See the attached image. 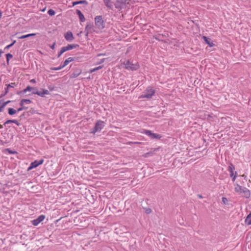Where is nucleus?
<instances>
[{"label":"nucleus","instance_id":"bf43d9fd","mask_svg":"<svg viewBox=\"0 0 251 251\" xmlns=\"http://www.w3.org/2000/svg\"><path fill=\"white\" fill-rule=\"evenodd\" d=\"M45 10V8H44V9H43V11H44Z\"/></svg>","mask_w":251,"mask_h":251},{"label":"nucleus","instance_id":"dca6fc26","mask_svg":"<svg viewBox=\"0 0 251 251\" xmlns=\"http://www.w3.org/2000/svg\"><path fill=\"white\" fill-rule=\"evenodd\" d=\"M76 14L78 15L79 20L81 22H85V18L80 10L77 9L76 10Z\"/></svg>","mask_w":251,"mask_h":251},{"label":"nucleus","instance_id":"393cba45","mask_svg":"<svg viewBox=\"0 0 251 251\" xmlns=\"http://www.w3.org/2000/svg\"><path fill=\"white\" fill-rule=\"evenodd\" d=\"M36 33H30V34L22 35V36L19 37V39H25V38H28L30 37L35 36H36Z\"/></svg>","mask_w":251,"mask_h":251},{"label":"nucleus","instance_id":"cd10ccee","mask_svg":"<svg viewBox=\"0 0 251 251\" xmlns=\"http://www.w3.org/2000/svg\"><path fill=\"white\" fill-rule=\"evenodd\" d=\"M32 94H35V95H37L41 97H45V96H44V94H43V92L42 91H33L32 92Z\"/></svg>","mask_w":251,"mask_h":251},{"label":"nucleus","instance_id":"c85d7f7f","mask_svg":"<svg viewBox=\"0 0 251 251\" xmlns=\"http://www.w3.org/2000/svg\"><path fill=\"white\" fill-rule=\"evenodd\" d=\"M13 57V55L10 53H8L6 54V62L7 64H9V61L10 59Z\"/></svg>","mask_w":251,"mask_h":251},{"label":"nucleus","instance_id":"412c9836","mask_svg":"<svg viewBox=\"0 0 251 251\" xmlns=\"http://www.w3.org/2000/svg\"><path fill=\"white\" fill-rule=\"evenodd\" d=\"M19 111H17V110H15L13 108H8V114L10 116H12L16 114Z\"/></svg>","mask_w":251,"mask_h":251},{"label":"nucleus","instance_id":"a211bd4d","mask_svg":"<svg viewBox=\"0 0 251 251\" xmlns=\"http://www.w3.org/2000/svg\"><path fill=\"white\" fill-rule=\"evenodd\" d=\"M202 39L204 40L205 43L208 45L209 47H212L214 46V44L213 42H210L211 39L206 36H203Z\"/></svg>","mask_w":251,"mask_h":251},{"label":"nucleus","instance_id":"f257e3e1","mask_svg":"<svg viewBox=\"0 0 251 251\" xmlns=\"http://www.w3.org/2000/svg\"><path fill=\"white\" fill-rule=\"evenodd\" d=\"M132 0H116L114 3L115 8L119 13H122L123 10L126 8Z\"/></svg>","mask_w":251,"mask_h":251},{"label":"nucleus","instance_id":"603ef678","mask_svg":"<svg viewBox=\"0 0 251 251\" xmlns=\"http://www.w3.org/2000/svg\"><path fill=\"white\" fill-rule=\"evenodd\" d=\"M105 55V54L100 53V54H98V56H102V55Z\"/></svg>","mask_w":251,"mask_h":251},{"label":"nucleus","instance_id":"f3484780","mask_svg":"<svg viewBox=\"0 0 251 251\" xmlns=\"http://www.w3.org/2000/svg\"><path fill=\"white\" fill-rule=\"evenodd\" d=\"M235 170V166L232 163H230L228 167V171L230 173V176L232 177L233 176L234 174V170Z\"/></svg>","mask_w":251,"mask_h":251},{"label":"nucleus","instance_id":"5701e85b","mask_svg":"<svg viewBox=\"0 0 251 251\" xmlns=\"http://www.w3.org/2000/svg\"><path fill=\"white\" fill-rule=\"evenodd\" d=\"M32 102V101L29 99H22L19 103V105L20 106H23V104H24L25 103L26 104H29Z\"/></svg>","mask_w":251,"mask_h":251},{"label":"nucleus","instance_id":"864d4df0","mask_svg":"<svg viewBox=\"0 0 251 251\" xmlns=\"http://www.w3.org/2000/svg\"><path fill=\"white\" fill-rule=\"evenodd\" d=\"M104 60H105V58H103V59H102L101 60L100 62V63H103V62H104Z\"/></svg>","mask_w":251,"mask_h":251},{"label":"nucleus","instance_id":"f8f14e48","mask_svg":"<svg viewBox=\"0 0 251 251\" xmlns=\"http://www.w3.org/2000/svg\"><path fill=\"white\" fill-rule=\"evenodd\" d=\"M64 38L68 42H72L75 38L72 32L69 31L64 34Z\"/></svg>","mask_w":251,"mask_h":251},{"label":"nucleus","instance_id":"2eb2a0df","mask_svg":"<svg viewBox=\"0 0 251 251\" xmlns=\"http://www.w3.org/2000/svg\"><path fill=\"white\" fill-rule=\"evenodd\" d=\"M241 194L242 195V196L245 197L246 198H249L251 195L250 191L245 187H243V189L242 191Z\"/></svg>","mask_w":251,"mask_h":251},{"label":"nucleus","instance_id":"3c124183","mask_svg":"<svg viewBox=\"0 0 251 251\" xmlns=\"http://www.w3.org/2000/svg\"><path fill=\"white\" fill-rule=\"evenodd\" d=\"M3 53V51L1 50H0V57L1 56V54H2Z\"/></svg>","mask_w":251,"mask_h":251},{"label":"nucleus","instance_id":"49530a36","mask_svg":"<svg viewBox=\"0 0 251 251\" xmlns=\"http://www.w3.org/2000/svg\"><path fill=\"white\" fill-rule=\"evenodd\" d=\"M49 89H50V91H52L54 90V87H51V86H49Z\"/></svg>","mask_w":251,"mask_h":251},{"label":"nucleus","instance_id":"39448f33","mask_svg":"<svg viewBox=\"0 0 251 251\" xmlns=\"http://www.w3.org/2000/svg\"><path fill=\"white\" fill-rule=\"evenodd\" d=\"M147 93L142 95L140 96L139 98L143 99L147 98L148 99H151L152 96L155 94V91L152 89V87H148L146 90Z\"/></svg>","mask_w":251,"mask_h":251},{"label":"nucleus","instance_id":"37998d69","mask_svg":"<svg viewBox=\"0 0 251 251\" xmlns=\"http://www.w3.org/2000/svg\"><path fill=\"white\" fill-rule=\"evenodd\" d=\"M55 42L53 43V44L52 45H50V48L52 49V50H54V48H55Z\"/></svg>","mask_w":251,"mask_h":251},{"label":"nucleus","instance_id":"473e14b6","mask_svg":"<svg viewBox=\"0 0 251 251\" xmlns=\"http://www.w3.org/2000/svg\"><path fill=\"white\" fill-rule=\"evenodd\" d=\"M6 151L7 152H8L10 154H17V152L16 151H12V150H10L9 148L6 149Z\"/></svg>","mask_w":251,"mask_h":251},{"label":"nucleus","instance_id":"c03bdc74","mask_svg":"<svg viewBox=\"0 0 251 251\" xmlns=\"http://www.w3.org/2000/svg\"><path fill=\"white\" fill-rule=\"evenodd\" d=\"M4 109V107L3 106V105H2L1 103L0 102V112H2L3 111Z\"/></svg>","mask_w":251,"mask_h":251},{"label":"nucleus","instance_id":"e433bc0d","mask_svg":"<svg viewBox=\"0 0 251 251\" xmlns=\"http://www.w3.org/2000/svg\"><path fill=\"white\" fill-rule=\"evenodd\" d=\"M8 89H9V88L6 86V87L5 88V92H4V94H1L0 95V98H2L3 97V96H4L5 95H6L8 92Z\"/></svg>","mask_w":251,"mask_h":251},{"label":"nucleus","instance_id":"c756f323","mask_svg":"<svg viewBox=\"0 0 251 251\" xmlns=\"http://www.w3.org/2000/svg\"><path fill=\"white\" fill-rule=\"evenodd\" d=\"M143 208L144 209L145 212L147 214H150L152 212L151 209L149 207H143Z\"/></svg>","mask_w":251,"mask_h":251},{"label":"nucleus","instance_id":"13d9d810","mask_svg":"<svg viewBox=\"0 0 251 251\" xmlns=\"http://www.w3.org/2000/svg\"><path fill=\"white\" fill-rule=\"evenodd\" d=\"M81 33V32H80V33H78V34H77V35H78V36L80 35V34Z\"/></svg>","mask_w":251,"mask_h":251},{"label":"nucleus","instance_id":"6e6552de","mask_svg":"<svg viewBox=\"0 0 251 251\" xmlns=\"http://www.w3.org/2000/svg\"><path fill=\"white\" fill-rule=\"evenodd\" d=\"M44 162V160L43 159H41L39 160H36L33 162H32L30 163L29 167L27 168V171H29L34 168H37L39 165H42Z\"/></svg>","mask_w":251,"mask_h":251},{"label":"nucleus","instance_id":"6e6d98bb","mask_svg":"<svg viewBox=\"0 0 251 251\" xmlns=\"http://www.w3.org/2000/svg\"><path fill=\"white\" fill-rule=\"evenodd\" d=\"M25 116V113H23L22 114H21V115H20V117H23V116Z\"/></svg>","mask_w":251,"mask_h":251},{"label":"nucleus","instance_id":"c9c22d12","mask_svg":"<svg viewBox=\"0 0 251 251\" xmlns=\"http://www.w3.org/2000/svg\"><path fill=\"white\" fill-rule=\"evenodd\" d=\"M24 105V104H23V106H20V107L17 109V111L20 112V111H22L23 110L27 109L28 108L27 107H25Z\"/></svg>","mask_w":251,"mask_h":251},{"label":"nucleus","instance_id":"ea45409f","mask_svg":"<svg viewBox=\"0 0 251 251\" xmlns=\"http://www.w3.org/2000/svg\"><path fill=\"white\" fill-rule=\"evenodd\" d=\"M222 202L225 204H226L228 201L226 197H223L222 198Z\"/></svg>","mask_w":251,"mask_h":251},{"label":"nucleus","instance_id":"0eeeda50","mask_svg":"<svg viewBox=\"0 0 251 251\" xmlns=\"http://www.w3.org/2000/svg\"><path fill=\"white\" fill-rule=\"evenodd\" d=\"M143 133L149 136L151 139H160L162 137L160 134L152 133L151 131L149 130L145 129Z\"/></svg>","mask_w":251,"mask_h":251},{"label":"nucleus","instance_id":"f704fd0d","mask_svg":"<svg viewBox=\"0 0 251 251\" xmlns=\"http://www.w3.org/2000/svg\"><path fill=\"white\" fill-rule=\"evenodd\" d=\"M65 52V51L63 49V47H62V48H61V50H60V51L58 53V54H57V57L58 58L60 57L61 56V55H62L64 52Z\"/></svg>","mask_w":251,"mask_h":251},{"label":"nucleus","instance_id":"58836bf2","mask_svg":"<svg viewBox=\"0 0 251 251\" xmlns=\"http://www.w3.org/2000/svg\"><path fill=\"white\" fill-rule=\"evenodd\" d=\"M41 90L43 92V94H44V96L45 95H49L50 94V92H49V91L48 90L44 89H42Z\"/></svg>","mask_w":251,"mask_h":251},{"label":"nucleus","instance_id":"2f4dec72","mask_svg":"<svg viewBox=\"0 0 251 251\" xmlns=\"http://www.w3.org/2000/svg\"><path fill=\"white\" fill-rule=\"evenodd\" d=\"M16 40L13 41L11 44H9V45H7V46H6L4 48V50H8V49H9V48H10L11 47H12V46H13V45L16 43Z\"/></svg>","mask_w":251,"mask_h":251},{"label":"nucleus","instance_id":"de8ad7c7","mask_svg":"<svg viewBox=\"0 0 251 251\" xmlns=\"http://www.w3.org/2000/svg\"><path fill=\"white\" fill-rule=\"evenodd\" d=\"M4 142H3L2 140H0V145L2 146L4 144Z\"/></svg>","mask_w":251,"mask_h":251},{"label":"nucleus","instance_id":"09e8293b","mask_svg":"<svg viewBox=\"0 0 251 251\" xmlns=\"http://www.w3.org/2000/svg\"><path fill=\"white\" fill-rule=\"evenodd\" d=\"M30 82L32 83H36V80L35 79H32L30 80Z\"/></svg>","mask_w":251,"mask_h":251},{"label":"nucleus","instance_id":"423d86ee","mask_svg":"<svg viewBox=\"0 0 251 251\" xmlns=\"http://www.w3.org/2000/svg\"><path fill=\"white\" fill-rule=\"evenodd\" d=\"M76 58L75 57H70L65 60L63 64H61V65L58 67H51L50 70L54 71H58L62 69L67 66L70 62L75 60Z\"/></svg>","mask_w":251,"mask_h":251},{"label":"nucleus","instance_id":"4d7b16f0","mask_svg":"<svg viewBox=\"0 0 251 251\" xmlns=\"http://www.w3.org/2000/svg\"><path fill=\"white\" fill-rule=\"evenodd\" d=\"M3 128V125H1L0 124V129H1Z\"/></svg>","mask_w":251,"mask_h":251},{"label":"nucleus","instance_id":"ddd939ff","mask_svg":"<svg viewBox=\"0 0 251 251\" xmlns=\"http://www.w3.org/2000/svg\"><path fill=\"white\" fill-rule=\"evenodd\" d=\"M104 5L109 9L114 10V3L111 0H103Z\"/></svg>","mask_w":251,"mask_h":251},{"label":"nucleus","instance_id":"4468645a","mask_svg":"<svg viewBox=\"0 0 251 251\" xmlns=\"http://www.w3.org/2000/svg\"><path fill=\"white\" fill-rule=\"evenodd\" d=\"M78 44H68L67 46L63 47L65 51L79 48Z\"/></svg>","mask_w":251,"mask_h":251},{"label":"nucleus","instance_id":"72a5a7b5","mask_svg":"<svg viewBox=\"0 0 251 251\" xmlns=\"http://www.w3.org/2000/svg\"><path fill=\"white\" fill-rule=\"evenodd\" d=\"M17 84L15 82L11 83L10 84H6V86H7L9 88H14L15 86H17Z\"/></svg>","mask_w":251,"mask_h":251},{"label":"nucleus","instance_id":"6ab92c4d","mask_svg":"<svg viewBox=\"0 0 251 251\" xmlns=\"http://www.w3.org/2000/svg\"><path fill=\"white\" fill-rule=\"evenodd\" d=\"M11 123H12V124L14 123L17 126H19L20 125L19 122L16 120H8L4 123L3 125L4 126H6L7 125L11 124Z\"/></svg>","mask_w":251,"mask_h":251},{"label":"nucleus","instance_id":"9d476101","mask_svg":"<svg viewBox=\"0 0 251 251\" xmlns=\"http://www.w3.org/2000/svg\"><path fill=\"white\" fill-rule=\"evenodd\" d=\"M73 72L70 75V78H75L78 76L82 73V70L79 67H75L73 69Z\"/></svg>","mask_w":251,"mask_h":251},{"label":"nucleus","instance_id":"7c9ffc66","mask_svg":"<svg viewBox=\"0 0 251 251\" xmlns=\"http://www.w3.org/2000/svg\"><path fill=\"white\" fill-rule=\"evenodd\" d=\"M48 14L51 16H54L55 14V12L54 10L52 9H50L48 11Z\"/></svg>","mask_w":251,"mask_h":251},{"label":"nucleus","instance_id":"4be33fe9","mask_svg":"<svg viewBox=\"0 0 251 251\" xmlns=\"http://www.w3.org/2000/svg\"><path fill=\"white\" fill-rule=\"evenodd\" d=\"M245 223L248 225H251V211L250 212L247 216L245 219Z\"/></svg>","mask_w":251,"mask_h":251},{"label":"nucleus","instance_id":"a19ab883","mask_svg":"<svg viewBox=\"0 0 251 251\" xmlns=\"http://www.w3.org/2000/svg\"><path fill=\"white\" fill-rule=\"evenodd\" d=\"M11 101V100H8L7 101H5V102H3L2 103V105H3V106L4 107V108L5 107V106L9 103H10Z\"/></svg>","mask_w":251,"mask_h":251},{"label":"nucleus","instance_id":"79ce46f5","mask_svg":"<svg viewBox=\"0 0 251 251\" xmlns=\"http://www.w3.org/2000/svg\"><path fill=\"white\" fill-rule=\"evenodd\" d=\"M236 176H237V172H236L235 173V174H234V175H233V176L232 177V181H235V179H236Z\"/></svg>","mask_w":251,"mask_h":251},{"label":"nucleus","instance_id":"7ed1b4c3","mask_svg":"<svg viewBox=\"0 0 251 251\" xmlns=\"http://www.w3.org/2000/svg\"><path fill=\"white\" fill-rule=\"evenodd\" d=\"M123 65H124V68L125 69L131 71H136L140 67L138 63L133 64L129 60H125L123 62Z\"/></svg>","mask_w":251,"mask_h":251},{"label":"nucleus","instance_id":"a878e982","mask_svg":"<svg viewBox=\"0 0 251 251\" xmlns=\"http://www.w3.org/2000/svg\"><path fill=\"white\" fill-rule=\"evenodd\" d=\"M88 3V1H86V0H79V1H74L73 2V6H75V5H77V4H87Z\"/></svg>","mask_w":251,"mask_h":251},{"label":"nucleus","instance_id":"aec40b11","mask_svg":"<svg viewBox=\"0 0 251 251\" xmlns=\"http://www.w3.org/2000/svg\"><path fill=\"white\" fill-rule=\"evenodd\" d=\"M93 27V24H91L90 23H87V24L85 26V31L86 32V35H88V34H89L88 30L89 29H91V28H92Z\"/></svg>","mask_w":251,"mask_h":251},{"label":"nucleus","instance_id":"a18cd8bd","mask_svg":"<svg viewBox=\"0 0 251 251\" xmlns=\"http://www.w3.org/2000/svg\"><path fill=\"white\" fill-rule=\"evenodd\" d=\"M62 218V217H61L60 218H59V219H58L56 220L54 222L55 224H57V223H59V221H60V220H61Z\"/></svg>","mask_w":251,"mask_h":251},{"label":"nucleus","instance_id":"bb28decb","mask_svg":"<svg viewBox=\"0 0 251 251\" xmlns=\"http://www.w3.org/2000/svg\"><path fill=\"white\" fill-rule=\"evenodd\" d=\"M243 189V187H242L241 186H240L238 184H237L235 187V191L237 193H239L241 194Z\"/></svg>","mask_w":251,"mask_h":251},{"label":"nucleus","instance_id":"b1692460","mask_svg":"<svg viewBox=\"0 0 251 251\" xmlns=\"http://www.w3.org/2000/svg\"><path fill=\"white\" fill-rule=\"evenodd\" d=\"M157 150H158V149L155 148V149H153V151H150L149 152L145 153L143 155V156L144 157H149L150 156H152L153 154V152L155 151H157Z\"/></svg>","mask_w":251,"mask_h":251},{"label":"nucleus","instance_id":"f03ea898","mask_svg":"<svg viewBox=\"0 0 251 251\" xmlns=\"http://www.w3.org/2000/svg\"><path fill=\"white\" fill-rule=\"evenodd\" d=\"M95 24L99 30H102L105 27V23L102 16H97L95 17Z\"/></svg>","mask_w":251,"mask_h":251},{"label":"nucleus","instance_id":"4c0bfd02","mask_svg":"<svg viewBox=\"0 0 251 251\" xmlns=\"http://www.w3.org/2000/svg\"><path fill=\"white\" fill-rule=\"evenodd\" d=\"M102 66H99V67H96V68H94V69H93L91 70L90 71V73H92V72H95V71H97V70H100V69H101V68H102Z\"/></svg>","mask_w":251,"mask_h":251},{"label":"nucleus","instance_id":"5fc2aeb1","mask_svg":"<svg viewBox=\"0 0 251 251\" xmlns=\"http://www.w3.org/2000/svg\"><path fill=\"white\" fill-rule=\"evenodd\" d=\"M2 17V12L1 11V10H0V18H1Z\"/></svg>","mask_w":251,"mask_h":251},{"label":"nucleus","instance_id":"20e7f679","mask_svg":"<svg viewBox=\"0 0 251 251\" xmlns=\"http://www.w3.org/2000/svg\"><path fill=\"white\" fill-rule=\"evenodd\" d=\"M104 122L101 120H98L95 123L93 128L91 130L90 133L95 134L97 132H100L104 127Z\"/></svg>","mask_w":251,"mask_h":251},{"label":"nucleus","instance_id":"8fccbe9b","mask_svg":"<svg viewBox=\"0 0 251 251\" xmlns=\"http://www.w3.org/2000/svg\"><path fill=\"white\" fill-rule=\"evenodd\" d=\"M197 196H198L199 198H200V199L202 198V196L201 195H200V194H198V195H197Z\"/></svg>","mask_w":251,"mask_h":251},{"label":"nucleus","instance_id":"9b49d317","mask_svg":"<svg viewBox=\"0 0 251 251\" xmlns=\"http://www.w3.org/2000/svg\"><path fill=\"white\" fill-rule=\"evenodd\" d=\"M45 218L44 215H41L38 217L37 218L34 219L31 221L32 224L34 226H38L41 222H42Z\"/></svg>","mask_w":251,"mask_h":251},{"label":"nucleus","instance_id":"1a4fd4ad","mask_svg":"<svg viewBox=\"0 0 251 251\" xmlns=\"http://www.w3.org/2000/svg\"><path fill=\"white\" fill-rule=\"evenodd\" d=\"M32 91H37V87H31L30 86H27L25 89H24L23 90L18 91L17 92V94L20 95V96H24V95L27 92H30Z\"/></svg>","mask_w":251,"mask_h":251}]
</instances>
